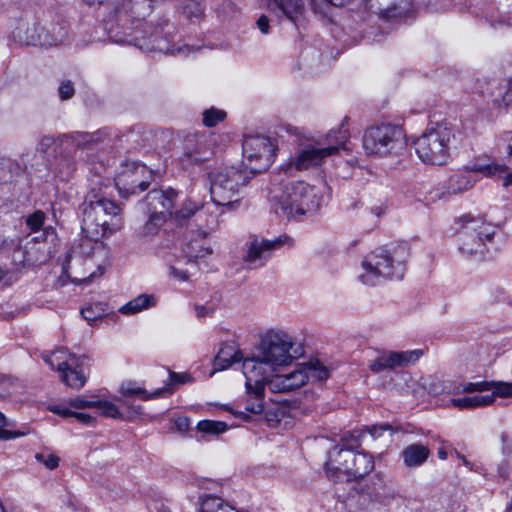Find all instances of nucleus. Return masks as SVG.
I'll use <instances>...</instances> for the list:
<instances>
[{
	"mask_svg": "<svg viewBox=\"0 0 512 512\" xmlns=\"http://www.w3.org/2000/svg\"><path fill=\"white\" fill-rule=\"evenodd\" d=\"M408 256L409 250L406 244L394 245L391 248H377L362 259L357 278L368 287L380 285L387 279H402Z\"/></svg>",
	"mask_w": 512,
	"mask_h": 512,
	"instance_id": "f257e3e1",
	"label": "nucleus"
},
{
	"mask_svg": "<svg viewBox=\"0 0 512 512\" xmlns=\"http://www.w3.org/2000/svg\"><path fill=\"white\" fill-rule=\"evenodd\" d=\"M81 229L96 237L109 236L121 228V208L105 197L101 190L91 188L80 205Z\"/></svg>",
	"mask_w": 512,
	"mask_h": 512,
	"instance_id": "f03ea898",
	"label": "nucleus"
},
{
	"mask_svg": "<svg viewBox=\"0 0 512 512\" xmlns=\"http://www.w3.org/2000/svg\"><path fill=\"white\" fill-rule=\"evenodd\" d=\"M456 132V127L446 120L430 122L413 142L418 158L429 165L441 166L448 163Z\"/></svg>",
	"mask_w": 512,
	"mask_h": 512,
	"instance_id": "7ed1b4c3",
	"label": "nucleus"
},
{
	"mask_svg": "<svg viewBox=\"0 0 512 512\" xmlns=\"http://www.w3.org/2000/svg\"><path fill=\"white\" fill-rule=\"evenodd\" d=\"M273 198L275 212L288 219L315 212L321 204L318 189L304 181L286 184Z\"/></svg>",
	"mask_w": 512,
	"mask_h": 512,
	"instance_id": "20e7f679",
	"label": "nucleus"
},
{
	"mask_svg": "<svg viewBox=\"0 0 512 512\" xmlns=\"http://www.w3.org/2000/svg\"><path fill=\"white\" fill-rule=\"evenodd\" d=\"M209 179L213 203L228 210H235L239 207L243 197L242 190L251 176L245 170L230 166L211 172Z\"/></svg>",
	"mask_w": 512,
	"mask_h": 512,
	"instance_id": "39448f33",
	"label": "nucleus"
},
{
	"mask_svg": "<svg viewBox=\"0 0 512 512\" xmlns=\"http://www.w3.org/2000/svg\"><path fill=\"white\" fill-rule=\"evenodd\" d=\"M373 469L374 459L370 454L339 446H334L328 452L325 462V472L334 480H340L342 474L346 475L348 479L362 478Z\"/></svg>",
	"mask_w": 512,
	"mask_h": 512,
	"instance_id": "423d86ee",
	"label": "nucleus"
},
{
	"mask_svg": "<svg viewBox=\"0 0 512 512\" xmlns=\"http://www.w3.org/2000/svg\"><path fill=\"white\" fill-rule=\"evenodd\" d=\"M348 138L349 131L343 125L336 130H331L326 136V146L309 145L301 149L281 169L286 175H293L295 172L318 166L340 148H345Z\"/></svg>",
	"mask_w": 512,
	"mask_h": 512,
	"instance_id": "0eeeda50",
	"label": "nucleus"
},
{
	"mask_svg": "<svg viewBox=\"0 0 512 512\" xmlns=\"http://www.w3.org/2000/svg\"><path fill=\"white\" fill-rule=\"evenodd\" d=\"M461 228L458 232L460 252L467 257H481L487 251V243L495 235V227L487 223L483 216L465 214L460 217Z\"/></svg>",
	"mask_w": 512,
	"mask_h": 512,
	"instance_id": "6e6552de",
	"label": "nucleus"
},
{
	"mask_svg": "<svg viewBox=\"0 0 512 512\" xmlns=\"http://www.w3.org/2000/svg\"><path fill=\"white\" fill-rule=\"evenodd\" d=\"M303 353L294 338L284 330L271 329L261 338L258 354L275 369L287 366Z\"/></svg>",
	"mask_w": 512,
	"mask_h": 512,
	"instance_id": "1a4fd4ad",
	"label": "nucleus"
},
{
	"mask_svg": "<svg viewBox=\"0 0 512 512\" xmlns=\"http://www.w3.org/2000/svg\"><path fill=\"white\" fill-rule=\"evenodd\" d=\"M404 132L398 125L379 123L368 127L362 137V146L368 156L386 157L403 146Z\"/></svg>",
	"mask_w": 512,
	"mask_h": 512,
	"instance_id": "9d476101",
	"label": "nucleus"
},
{
	"mask_svg": "<svg viewBox=\"0 0 512 512\" xmlns=\"http://www.w3.org/2000/svg\"><path fill=\"white\" fill-rule=\"evenodd\" d=\"M215 145L216 136L213 133L202 132L186 136L178 156L179 165L183 170L192 171L213 157Z\"/></svg>",
	"mask_w": 512,
	"mask_h": 512,
	"instance_id": "9b49d317",
	"label": "nucleus"
},
{
	"mask_svg": "<svg viewBox=\"0 0 512 512\" xmlns=\"http://www.w3.org/2000/svg\"><path fill=\"white\" fill-rule=\"evenodd\" d=\"M275 145L263 135H253L244 138L242 143L243 165L251 176L269 168L274 160Z\"/></svg>",
	"mask_w": 512,
	"mask_h": 512,
	"instance_id": "f8f14e48",
	"label": "nucleus"
},
{
	"mask_svg": "<svg viewBox=\"0 0 512 512\" xmlns=\"http://www.w3.org/2000/svg\"><path fill=\"white\" fill-rule=\"evenodd\" d=\"M44 361L53 369L60 372L61 380L69 387L80 389L86 382L83 371L84 358L60 349L50 355H43Z\"/></svg>",
	"mask_w": 512,
	"mask_h": 512,
	"instance_id": "ddd939ff",
	"label": "nucleus"
},
{
	"mask_svg": "<svg viewBox=\"0 0 512 512\" xmlns=\"http://www.w3.org/2000/svg\"><path fill=\"white\" fill-rule=\"evenodd\" d=\"M152 171L139 162H126L115 178V185L123 197L145 191L152 180Z\"/></svg>",
	"mask_w": 512,
	"mask_h": 512,
	"instance_id": "4468645a",
	"label": "nucleus"
},
{
	"mask_svg": "<svg viewBox=\"0 0 512 512\" xmlns=\"http://www.w3.org/2000/svg\"><path fill=\"white\" fill-rule=\"evenodd\" d=\"M293 240L287 235H280L273 240L254 237L247 244V252L243 257L249 268L262 267L271 257L272 252L282 246H291Z\"/></svg>",
	"mask_w": 512,
	"mask_h": 512,
	"instance_id": "2eb2a0df",
	"label": "nucleus"
},
{
	"mask_svg": "<svg viewBox=\"0 0 512 512\" xmlns=\"http://www.w3.org/2000/svg\"><path fill=\"white\" fill-rule=\"evenodd\" d=\"M276 369L262 356L257 354L252 358H247L242 363V372L245 376V388L256 389V391H265V385L273 377Z\"/></svg>",
	"mask_w": 512,
	"mask_h": 512,
	"instance_id": "dca6fc26",
	"label": "nucleus"
},
{
	"mask_svg": "<svg viewBox=\"0 0 512 512\" xmlns=\"http://www.w3.org/2000/svg\"><path fill=\"white\" fill-rule=\"evenodd\" d=\"M422 355L421 350L411 351H383L375 359L371 360L368 367L374 374H379L385 370H394L400 367H406L415 363Z\"/></svg>",
	"mask_w": 512,
	"mask_h": 512,
	"instance_id": "f3484780",
	"label": "nucleus"
},
{
	"mask_svg": "<svg viewBox=\"0 0 512 512\" xmlns=\"http://www.w3.org/2000/svg\"><path fill=\"white\" fill-rule=\"evenodd\" d=\"M102 237H96L81 229V237L75 243L70 252L71 256L85 259H94L95 265L101 269V265L108 258V249L101 241Z\"/></svg>",
	"mask_w": 512,
	"mask_h": 512,
	"instance_id": "a211bd4d",
	"label": "nucleus"
},
{
	"mask_svg": "<svg viewBox=\"0 0 512 512\" xmlns=\"http://www.w3.org/2000/svg\"><path fill=\"white\" fill-rule=\"evenodd\" d=\"M13 38L21 44L50 47L58 45L61 39L50 35L44 28L33 24L21 23L14 31Z\"/></svg>",
	"mask_w": 512,
	"mask_h": 512,
	"instance_id": "6ab92c4d",
	"label": "nucleus"
},
{
	"mask_svg": "<svg viewBox=\"0 0 512 512\" xmlns=\"http://www.w3.org/2000/svg\"><path fill=\"white\" fill-rule=\"evenodd\" d=\"M178 193L174 189L151 190L140 203L141 209L150 214L159 213L163 216H171Z\"/></svg>",
	"mask_w": 512,
	"mask_h": 512,
	"instance_id": "aec40b11",
	"label": "nucleus"
},
{
	"mask_svg": "<svg viewBox=\"0 0 512 512\" xmlns=\"http://www.w3.org/2000/svg\"><path fill=\"white\" fill-rule=\"evenodd\" d=\"M476 85V92L489 93L494 104L505 107L512 105V80L505 79L496 83V81L478 79Z\"/></svg>",
	"mask_w": 512,
	"mask_h": 512,
	"instance_id": "412c9836",
	"label": "nucleus"
},
{
	"mask_svg": "<svg viewBox=\"0 0 512 512\" xmlns=\"http://www.w3.org/2000/svg\"><path fill=\"white\" fill-rule=\"evenodd\" d=\"M306 383L307 375L298 367L287 374H274L268 382V387L274 393H285L296 390Z\"/></svg>",
	"mask_w": 512,
	"mask_h": 512,
	"instance_id": "4be33fe9",
	"label": "nucleus"
},
{
	"mask_svg": "<svg viewBox=\"0 0 512 512\" xmlns=\"http://www.w3.org/2000/svg\"><path fill=\"white\" fill-rule=\"evenodd\" d=\"M267 8L279 19L285 18L297 24L304 14L302 0H267Z\"/></svg>",
	"mask_w": 512,
	"mask_h": 512,
	"instance_id": "5701e85b",
	"label": "nucleus"
},
{
	"mask_svg": "<svg viewBox=\"0 0 512 512\" xmlns=\"http://www.w3.org/2000/svg\"><path fill=\"white\" fill-rule=\"evenodd\" d=\"M264 392H258L256 389H246V395L236 403L237 410L235 415L246 420L250 415L262 413L264 409Z\"/></svg>",
	"mask_w": 512,
	"mask_h": 512,
	"instance_id": "b1692460",
	"label": "nucleus"
},
{
	"mask_svg": "<svg viewBox=\"0 0 512 512\" xmlns=\"http://www.w3.org/2000/svg\"><path fill=\"white\" fill-rule=\"evenodd\" d=\"M212 253V249L206 239V233H201V237L192 239L182 248V255L185 263L191 268H196V259L203 258Z\"/></svg>",
	"mask_w": 512,
	"mask_h": 512,
	"instance_id": "393cba45",
	"label": "nucleus"
},
{
	"mask_svg": "<svg viewBox=\"0 0 512 512\" xmlns=\"http://www.w3.org/2000/svg\"><path fill=\"white\" fill-rule=\"evenodd\" d=\"M430 455V449L420 443H413L406 446L402 452L401 457L406 467L416 468L423 465Z\"/></svg>",
	"mask_w": 512,
	"mask_h": 512,
	"instance_id": "a878e982",
	"label": "nucleus"
},
{
	"mask_svg": "<svg viewBox=\"0 0 512 512\" xmlns=\"http://www.w3.org/2000/svg\"><path fill=\"white\" fill-rule=\"evenodd\" d=\"M120 392L125 397L138 396L141 400L147 401L150 399L162 397L165 394H172L173 389L163 387L148 393L144 388L137 386L133 382L123 383L120 387Z\"/></svg>",
	"mask_w": 512,
	"mask_h": 512,
	"instance_id": "bb28decb",
	"label": "nucleus"
},
{
	"mask_svg": "<svg viewBox=\"0 0 512 512\" xmlns=\"http://www.w3.org/2000/svg\"><path fill=\"white\" fill-rule=\"evenodd\" d=\"M157 304V298L152 294H140L134 299L124 304L119 312L125 315H133L146 310L151 307H155Z\"/></svg>",
	"mask_w": 512,
	"mask_h": 512,
	"instance_id": "cd10ccee",
	"label": "nucleus"
},
{
	"mask_svg": "<svg viewBox=\"0 0 512 512\" xmlns=\"http://www.w3.org/2000/svg\"><path fill=\"white\" fill-rule=\"evenodd\" d=\"M239 360V352L235 349L234 345L224 344L214 358L215 370L227 369Z\"/></svg>",
	"mask_w": 512,
	"mask_h": 512,
	"instance_id": "c85d7f7f",
	"label": "nucleus"
},
{
	"mask_svg": "<svg viewBox=\"0 0 512 512\" xmlns=\"http://www.w3.org/2000/svg\"><path fill=\"white\" fill-rule=\"evenodd\" d=\"M453 407L458 409H471L487 406L493 403V395H472L450 400Z\"/></svg>",
	"mask_w": 512,
	"mask_h": 512,
	"instance_id": "c756f323",
	"label": "nucleus"
},
{
	"mask_svg": "<svg viewBox=\"0 0 512 512\" xmlns=\"http://www.w3.org/2000/svg\"><path fill=\"white\" fill-rule=\"evenodd\" d=\"M449 394H461V393H474L489 391L492 388V384L486 381L480 382H453L449 383Z\"/></svg>",
	"mask_w": 512,
	"mask_h": 512,
	"instance_id": "7c9ffc66",
	"label": "nucleus"
},
{
	"mask_svg": "<svg viewBox=\"0 0 512 512\" xmlns=\"http://www.w3.org/2000/svg\"><path fill=\"white\" fill-rule=\"evenodd\" d=\"M476 182V179L468 173L454 175L449 180L448 192L452 194L462 193L471 189Z\"/></svg>",
	"mask_w": 512,
	"mask_h": 512,
	"instance_id": "2f4dec72",
	"label": "nucleus"
},
{
	"mask_svg": "<svg viewBox=\"0 0 512 512\" xmlns=\"http://www.w3.org/2000/svg\"><path fill=\"white\" fill-rule=\"evenodd\" d=\"M166 220H167V217L163 216L159 213L150 214L148 221L143 226V230L141 232V237L145 241L151 240L153 237H155L159 233L161 227L164 225Z\"/></svg>",
	"mask_w": 512,
	"mask_h": 512,
	"instance_id": "473e14b6",
	"label": "nucleus"
},
{
	"mask_svg": "<svg viewBox=\"0 0 512 512\" xmlns=\"http://www.w3.org/2000/svg\"><path fill=\"white\" fill-rule=\"evenodd\" d=\"M23 172L22 166L13 159H2L0 161V179L4 182H11Z\"/></svg>",
	"mask_w": 512,
	"mask_h": 512,
	"instance_id": "72a5a7b5",
	"label": "nucleus"
},
{
	"mask_svg": "<svg viewBox=\"0 0 512 512\" xmlns=\"http://www.w3.org/2000/svg\"><path fill=\"white\" fill-rule=\"evenodd\" d=\"M301 369L305 371L307 375V381L311 378L316 381L322 382L327 380L330 376L328 368L325 367L319 361H310L304 366H301Z\"/></svg>",
	"mask_w": 512,
	"mask_h": 512,
	"instance_id": "f704fd0d",
	"label": "nucleus"
},
{
	"mask_svg": "<svg viewBox=\"0 0 512 512\" xmlns=\"http://www.w3.org/2000/svg\"><path fill=\"white\" fill-rule=\"evenodd\" d=\"M201 512H239L221 498L209 496L202 502Z\"/></svg>",
	"mask_w": 512,
	"mask_h": 512,
	"instance_id": "c9c22d12",
	"label": "nucleus"
},
{
	"mask_svg": "<svg viewBox=\"0 0 512 512\" xmlns=\"http://www.w3.org/2000/svg\"><path fill=\"white\" fill-rule=\"evenodd\" d=\"M105 307L106 304L104 303H94L83 308L81 310V315L89 324H92L106 314Z\"/></svg>",
	"mask_w": 512,
	"mask_h": 512,
	"instance_id": "e433bc0d",
	"label": "nucleus"
},
{
	"mask_svg": "<svg viewBox=\"0 0 512 512\" xmlns=\"http://www.w3.org/2000/svg\"><path fill=\"white\" fill-rule=\"evenodd\" d=\"M197 429L205 434L218 435L225 432L228 429V425L222 421L201 420L197 424Z\"/></svg>",
	"mask_w": 512,
	"mask_h": 512,
	"instance_id": "4c0bfd02",
	"label": "nucleus"
},
{
	"mask_svg": "<svg viewBox=\"0 0 512 512\" xmlns=\"http://www.w3.org/2000/svg\"><path fill=\"white\" fill-rule=\"evenodd\" d=\"M94 408L98 409L100 414L114 419H124L119 408L112 402L106 400H95Z\"/></svg>",
	"mask_w": 512,
	"mask_h": 512,
	"instance_id": "58836bf2",
	"label": "nucleus"
},
{
	"mask_svg": "<svg viewBox=\"0 0 512 512\" xmlns=\"http://www.w3.org/2000/svg\"><path fill=\"white\" fill-rule=\"evenodd\" d=\"M12 424L7 421L5 416L0 412V439L10 440L22 437L28 434V430H12Z\"/></svg>",
	"mask_w": 512,
	"mask_h": 512,
	"instance_id": "ea45409f",
	"label": "nucleus"
},
{
	"mask_svg": "<svg viewBox=\"0 0 512 512\" xmlns=\"http://www.w3.org/2000/svg\"><path fill=\"white\" fill-rule=\"evenodd\" d=\"M182 263L187 265L183 255L177 258L174 264L169 266V275L178 281H187L191 275V271L184 269Z\"/></svg>",
	"mask_w": 512,
	"mask_h": 512,
	"instance_id": "a19ab883",
	"label": "nucleus"
},
{
	"mask_svg": "<svg viewBox=\"0 0 512 512\" xmlns=\"http://www.w3.org/2000/svg\"><path fill=\"white\" fill-rule=\"evenodd\" d=\"M506 170V166L496 164V163H489V164H480L475 163L471 167L472 172L481 173L484 176H494L496 174H502Z\"/></svg>",
	"mask_w": 512,
	"mask_h": 512,
	"instance_id": "79ce46f5",
	"label": "nucleus"
},
{
	"mask_svg": "<svg viewBox=\"0 0 512 512\" xmlns=\"http://www.w3.org/2000/svg\"><path fill=\"white\" fill-rule=\"evenodd\" d=\"M200 209L201 207L197 203L187 200L182 204V207L175 212V218L178 221L186 220L192 215L199 213Z\"/></svg>",
	"mask_w": 512,
	"mask_h": 512,
	"instance_id": "37998d69",
	"label": "nucleus"
},
{
	"mask_svg": "<svg viewBox=\"0 0 512 512\" xmlns=\"http://www.w3.org/2000/svg\"><path fill=\"white\" fill-rule=\"evenodd\" d=\"M226 113L222 110L210 108L203 112V124L207 127H213L223 121Z\"/></svg>",
	"mask_w": 512,
	"mask_h": 512,
	"instance_id": "c03bdc74",
	"label": "nucleus"
},
{
	"mask_svg": "<svg viewBox=\"0 0 512 512\" xmlns=\"http://www.w3.org/2000/svg\"><path fill=\"white\" fill-rule=\"evenodd\" d=\"M385 431H390L391 433H394L396 430L389 424H376L372 426H365L362 430H358V437H363L365 433H368L375 440L379 438Z\"/></svg>",
	"mask_w": 512,
	"mask_h": 512,
	"instance_id": "a18cd8bd",
	"label": "nucleus"
},
{
	"mask_svg": "<svg viewBox=\"0 0 512 512\" xmlns=\"http://www.w3.org/2000/svg\"><path fill=\"white\" fill-rule=\"evenodd\" d=\"M45 218V213L37 210L26 218V225L32 232H37L44 225Z\"/></svg>",
	"mask_w": 512,
	"mask_h": 512,
	"instance_id": "49530a36",
	"label": "nucleus"
},
{
	"mask_svg": "<svg viewBox=\"0 0 512 512\" xmlns=\"http://www.w3.org/2000/svg\"><path fill=\"white\" fill-rule=\"evenodd\" d=\"M196 316L198 318H205L211 316L217 309V303L213 300L207 301L205 304H195L194 306Z\"/></svg>",
	"mask_w": 512,
	"mask_h": 512,
	"instance_id": "de8ad7c7",
	"label": "nucleus"
},
{
	"mask_svg": "<svg viewBox=\"0 0 512 512\" xmlns=\"http://www.w3.org/2000/svg\"><path fill=\"white\" fill-rule=\"evenodd\" d=\"M48 409L52 413L57 414L63 418L73 417L74 415V411L70 409L68 401L58 404H51L49 405Z\"/></svg>",
	"mask_w": 512,
	"mask_h": 512,
	"instance_id": "09e8293b",
	"label": "nucleus"
},
{
	"mask_svg": "<svg viewBox=\"0 0 512 512\" xmlns=\"http://www.w3.org/2000/svg\"><path fill=\"white\" fill-rule=\"evenodd\" d=\"M449 383H452V381H433L427 387L428 392L432 395H439L442 393L449 394Z\"/></svg>",
	"mask_w": 512,
	"mask_h": 512,
	"instance_id": "8fccbe9b",
	"label": "nucleus"
},
{
	"mask_svg": "<svg viewBox=\"0 0 512 512\" xmlns=\"http://www.w3.org/2000/svg\"><path fill=\"white\" fill-rule=\"evenodd\" d=\"M72 140L73 142L76 143V145L79 147L81 144H84L85 146L86 145H91L93 144L94 142V139L92 136L88 135V134H80V133H76V134H73V135H63L61 137V140Z\"/></svg>",
	"mask_w": 512,
	"mask_h": 512,
	"instance_id": "3c124183",
	"label": "nucleus"
},
{
	"mask_svg": "<svg viewBox=\"0 0 512 512\" xmlns=\"http://www.w3.org/2000/svg\"><path fill=\"white\" fill-rule=\"evenodd\" d=\"M490 395H493V400L495 399V396H500V397L512 396V384H510V383L494 384L493 391Z\"/></svg>",
	"mask_w": 512,
	"mask_h": 512,
	"instance_id": "603ef678",
	"label": "nucleus"
},
{
	"mask_svg": "<svg viewBox=\"0 0 512 512\" xmlns=\"http://www.w3.org/2000/svg\"><path fill=\"white\" fill-rule=\"evenodd\" d=\"M68 404L71 408L75 409L94 408L95 400H87L83 396H77L73 399H69Z\"/></svg>",
	"mask_w": 512,
	"mask_h": 512,
	"instance_id": "864d4df0",
	"label": "nucleus"
},
{
	"mask_svg": "<svg viewBox=\"0 0 512 512\" xmlns=\"http://www.w3.org/2000/svg\"><path fill=\"white\" fill-rule=\"evenodd\" d=\"M169 380H170V383L166 387H169L170 389H172L170 387L171 384L190 383L193 381V378L189 373H176V372L169 371Z\"/></svg>",
	"mask_w": 512,
	"mask_h": 512,
	"instance_id": "5fc2aeb1",
	"label": "nucleus"
},
{
	"mask_svg": "<svg viewBox=\"0 0 512 512\" xmlns=\"http://www.w3.org/2000/svg\"><path fill=\"white\" fill-rule=\"evenodd\" d=\"M119 401L122 403V405L127 409V417H124V419H132L135 416H139L142 414V406L141 405H135L131 403L128 399H119Z\"/></svg>",
	"mask_w": 512,
	"mask_h": 512,
	"instance_id": "6e6d98bb",
	"label": "nucleus"
},
{
	"mask_svg": "<svg viewBox=\"0 0 512 512\" xmlns=\"http://www.w3.org/2000/svg\"><path fill=\"white\" fill-rule=\"evenodd\" d=\"M36 459L49 469H54L59 464V458L52 454H36Z\"/></svg>",
	"mask_w": 512,
	"mask_h": 512,
	"instance_id": "4d7b16f0",
	"label": "nucleus"
},
{
	"mask_svg": "<svg viewBox=\"0 0 512 512\" xmlns=\"http://www.w3.org/2000/svg\"><path fill=\"white\" fill-rule=\"evenodd\" d=\"M74 92H75L74 86L71 83V81H69V80L63 81L59 86V95L62 100H67V99L72 98V96L74 95Z\"/></svg>",
	"mask_w": 512,
	"mask_h": 512,
	"instance_id": "13d9d810",
	"label": "nucleus"
},
{
	"mask_svg": "<svg viewBox=\"0 0 512 512\" xmlns=\"http://www.w3.org/2000/svg\"><path fill=\"white\" fill-rule=\"evenodd\" d=\"M190 420L188 417H179L175 420V428L178 432L184 434L188 431Z\"/></svg>",
	"mask_w": 512,
	"mask_h": 512,
	"instance_id": "bf43d9fd",
	"label": "nucleus"
},
{
	"mask_svg": "<svg viewBox=\"0 0 512 512\" xmlns=\"http://www.w3.org/2000/svg\"><path fill=\"white\" fill-rule=\"evenodd\" d=\"M401 12L399 11L396 5L392 7H387L381 11V16L386 19H392L401 16Z\"/></svg>",
	"mask_w": 512,
	"mask_h": 512,
	"instance_id": "052dcab7",
	"label": "nucleus"
},
{
	"mask_svg": "<svg viewBox=\"0 0 512 512\" xmlns=\"http://www.w3.org/2000/svg\"><path fill=\"white\" fill-rule=\"evenodd\" d=\"M501 441L503 444V453L504 454H510L512 453V435L508 433H502L501 435Z\"/></svg>",
	"mask_w": 512,
	"mask_h": 512,
	"instance_id": "680f3d73",
	"label": "nucleus"
},
{
	"mask_svg": "<svg viewBox=\"0 0 512 512\" xmlns=\"http://www.w3.org/2000/svg\"><path fill=\"white\" fill-rule=\"evenodd\" d=\"M73 417H75L79 422L86 424V425H92L95 421V418L93 416H91L90 414H87V413H83V412H75L74 411Z\"/></svg>",
	"mask_w": 512,
	"mask_h": 512,
	"instance_id": "e2e57ef3",
	"label": "nucleus"
},
{
	"mask_svg": "<svg viewBox=\"0 0 512 512\" xmlns=\"http://www.w3.org/2000/svg\"><path fill=\"white\" fill-rule=\"evenodd\" d=\"M56 139L52 136H43L39 142L38 149L42 152H46L49 147L55 143Z\"/></svg>",
	"mask_w": 512,
	"mask_h": 512,
	"instance_id": "0e129e2a",
	"label": "nucleus"
},
{
	"mask_svg": "<svg viewBox=\"0 0 512 512\" xmlns=\"http://www.w3.org/2000/svg\"><path fill=\"white\" fill-rule=\"evenodd\" d=\"M257 26L262 34H267L269 32V19L267 16L262 15L257 20Z\"/></svg>",
	"mask_w": 512,
	"mask_h": 512,
	"instance_id": "69168bd1",
	"label": "nucleus"
},
{
	"mask_svg": "<svg viewBox=\"0 0 512 512\" xmlns=\"http://www.w3.org/2000/svg\"><path fill=\"white\" fill-rule=\"evenodd\" d=\"M493 292L495 293V297L498 301H506L510 303V299L504 288L497 286L493 289Z\"/></svg>",
	"mask_w": 512,
	"mask_h": 512,
	"instance_id": "338daca9",
	"label": "nucleus"
},
{
	"mask_svg": "<svg viewBox=\"0 0 512 512\" xmlns=\"http://www.w3.org/2000/svg\"><path fill=\"white\" fill-rule=\"evenodd\" d=\"M184 13L188 16V17H199L201 14H202V11L199 7L198 4H193L192 7H186L184 8Z\"/></svg>",
	"mask_w": 512,
	"mask_h": 512,
	"instance_id": "774afa93",
	"label": "nucleus"
}]
</instances>
